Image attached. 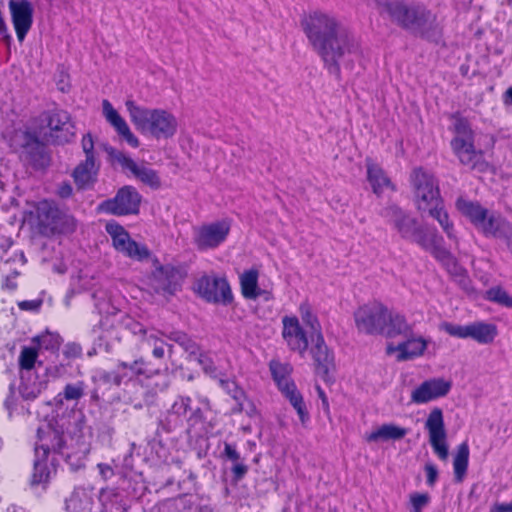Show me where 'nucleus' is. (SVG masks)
<instances>
[{
  "label": "nucleus",
  "mask_w": 512,
  "mask_h": 512,
  "mask_svg": "<svg viewBox=\"0 0 512 512\" xmlns=\"http://www.w3.org/2000/svg\"><path fill=\"white\" fill-rule=\"evenodd\" d=\"M204 419L202 408L192 407V399L188 396H177L171 407L161 419L162 427L168 431H174L183 427L185 423L194 427Z\"/></svg>",
  "instance_id": "8"
},
{
  "label": "nucleus",
  "mask_w": 512,
  "mask_h": 512,
  "mask_svg": "<svg viewBox=\"0 0 512 512\" xmlns=\"http://www.w3.org/2000/svg\"><path fill=\"white\" fill-rule=\"evenodd\" d=\"M282 325V337L288 348L303 356L308 349L309 341L307 333L300 325L298 318L295 316H284L282 318Z\"/></svg>",
  "instance_id": "21"
},
{
  "label": "nucleus",
  "mask_w": 512,
  "mask_h": 512,
  "mask_svg": "<svg viewBox=\"0 0 512 512\" xmlns=\"http://www.w3.org/2000/svg\"><path fill=\"white\" fill-rule=\"evenodd\" d=\"M451 389V382L443 378H433L424 381L411 393V401L424 404L434 399L446 396Z\"/></svg>",
  "instance_id": "23"
},
{
  "label": "nucleus",
  "mask_w": 512,
  "mask_h": 512,
  "mask_svg": "<svg viewBox=\"0 0 512 512\" xmlns=\"http://www.w3.org/2000/svg\"><path fill=\"white\" fill-rule=\"evenodd\" d=\"M51 476V469L48 466L47 458L43 459L41 455L35 454L34 469L31 483L33 485L47 483Z\"/></svg>",
  "instance_id": "42"
},
{
  "label": "nucleus",
  "mask_w": 512,
  "mask_h": 512,
  "mask_svg": "<svg viewBox=\"0 0 512 512\" xmlns=\"http://www.w3.org/2000/svg\"><path fill=\"white\" fill-rule=\"evenodd\" d=\"M40 122L43 128L48 129L45 133L54 143L64 144L72 141L75 137V125L70 114L63 109H51L40 115Z\"/></svg>",
  "instance_id": "10"
},
{
  "label": "nucleus",
  "mask_w": 512,
  "mask_h": 512,
  "mask_svg": "<svg viewBox=\"0 0 512 512\" xmlns=\"http://www.w3.org/2000/svg\"><path fill=\"white\" fill-rule=\"evenodd\" d=\"M380 215L392 225L404 240L416 243L429 252L464 287L469 282L466 270L451 252L444 247V239L435 229L422 226L409 212L396 204L384 207Z\"/></svg>",
  "instance_id": "2"
},
{
  "label": "nucleus",
  "mask_w": 512,
  "mask_h": 512,
  "mask_svg": "<svg viewBox=\"0 0 512 512\" xmlns=\"http://www.w3.org/2000/svg\"><path fill=\"white\" fill-rule=\"evenodd\" d=\"M442 329L448 333L450 336L466 339L470 338V324L468 325H459L453 324L450 322H445L442 324Z\"/></svg>",
  "instance_id": "49"
},
{
  "label": "nucleus",
  "mask_w": 512,
  "mask_h": 512,
  "mask_svg": "<svg viewBox=\"0 0 512 512\" xmlns=\"http://www.w3.org/2000/svg\"><path fill=\"white\" fill-rule=\"evenodd\" d=\"M82 150L85 154V160H90L93 162H100L96 157V152L94 149V141L92 135L90 133L83 136L82 141Z\"/></svg>",
  "instance_id": "51"
},
{
  "label": "nucleus",
  "mask_w": 512,
  "mask_h": 512,
  "mask_svg": "<svg viewBox=\"0 0 512 512\" xmlns=\"http://www.w3.org/2000/svg\"><path fill=\"white\" fill-rule=\"evenodd\" d=\"M366 167L367 180L376 195L380 196L386 188H390L392 191L395 190V186L378 164L367 159Z\"/></svg>",
  "instance_id": "29"
},
{
  "label": "nucleus",
  "mask_w": 512,
  "mask_h": 512,
  "mask_svg": "<svg viewBox=\"0 0 512 512\" xmlns=\"http://www.w3.org/2000/svg\"><path fill=\"white\" fill-rule=\"evenodd\" d=\"M126 108L134 125L156 139H169L177 132L176 117L164 109H148L132 100L126 101Z\"/></svg>",
  "instance_id": "4"
},
{
  "label": "nucleus",
  "mask_w": 512,
  "mask_h": 512,
  "mask_svg": "<svg viewBox=\"0 0 512 512\" xmlns=\"http://www.w3.org/2000/svg\"><path fill=\"white\" fill-rule=\"evenodd\" d=\"M430 497L427 493H413L410 495V502L413 510H422L429 503Z\"/></svg>",
  "instance_id": "54"
},
{
  "label": "nucleus",
  "mask_w": 512,
  "mask_h": 512,
  "mask_svg": "<svg viewBox=\"0 0 512 512\" xmlns=\"http://www.w3.org/2000/svg\"><path fill=\"white\" fill-rule=\"evenodd\" d=\"M410 181L414 202L419 212L424 213L443 202L438 181L430 172L415 168L411 173Z\"/></svg>",
  "instance_id": "6"
},
{
  "label": "nucleus",
  "mask_w": 512,
  "mask_h": 512,
  "mask_svg": "<svg viewBox=\"0 0 512 512\" xmlns=\"http://www.w3.org/2000/svg\"><path fill=\"white\" fill-rule=\"evenodd\" d=\"M101 380L108 384H113L116 386H120L122 384V380L120 378L119 370L117 366L112 371H103L100 376Z\"/></svg>",
  "instance_id": "55"
},
{
  "label": "nucleus",
  "mask_w": 512,
  "mask_h": 512,
  "mask_svg": "<svg viewBox=\"0 0 512 512\" xmlns=\"http://www.w3.org/2000/svg\"><path fill=\"white\" fill-rule=\"evenodd\" d=\"M498 334L497 326L492 323L475 321L470 323V338L479 344H490Z\"/></svg>",
  "instance_id": "33"
},
{
  "label": "nucleus",
  "mask_w": 512,
  "mask_h": 512,
  "mask_svg": "<svg viewBox=\"0 0 512 512\" xmlns=\"http://www.w3.org/2000/svg\"><path fill=\"white\" fill-rule=\"evenodd\" d=\"M196 291L208 302L227 305L233 299L231 288L223 278L203 276L196 283Z\"/></svg>",
  "instance_id": "17"
},
{
  "label": "nucleus",
  "mask_w": 512,
  "mask_h": 512,
  "mask_svg": "<svg viewBox=\"0 0 512 512\" xmlns=\"http://www.w3.org/2000/svg\"><path fill=\"white\" fill-rule=\"evenodd\" d=\"M86 384L83 381H77L75 383H68L63 391L58 394V397L65 399L66 401H78L85 394Z\"/></svg>",
  "instance_id": "45"
},
{
  "label": "nucleus",
  "mask_w": 512,
  "mask_h": 512,
  "mask_svg": "<svg viewBox=\"0 0 512 512\" xmlns=\"http://www.w3.org/2000/svg\"><path fill=\"white\" fill-rule=\"evenodd\" d=\"M191 358L197 360L206 373H213L215 371V367L212 360L206 354L202 353L200 350L198 351L197 356H192Z\"/></svg>",
  "instance_id": "56"
},
{
  "label": "nucleus",
  "mask_w": 512,
  "mask_h": 512,
  "mask_svg": "<svg viewBox=\"0 0 512 512\" xmlns=\"http://www.w3.org/2000/svg\"><path fill=\"white\" fill-rule=\"evenodd\" d=\"M432 218L438 221L447 237L457 242L454 233V226L449 220L448 213L444 210L443 202L440 205L433 206L430 210L426 211Z\"/></svg>",
  "instance_id": "41"
},
{
  "label": "nucleus",
  "mask_w": 512,
  "mask_h": 512,
  "mask_svg": "<svg viewBox=\"0 0 512 512\" xmlns=\"http://www.w3.org/2000/svg\"><path fill=\"white\" fill-rule=\"evenodd\" d=\"M408 430L395 424H383L378 429L372 431L366 436L368 442L400 440L404 438Z\"/></svg>",
  "instance_id": "34"
},
{
  "label": "nucleus",
  "mask_w": 512,
  "mask_h": 512,
  "mask_svg": "<svg viewBox=\"0 0 512 512\" xmlns=\"http://www.w3.org/2000/svg\"><path fill=\"white\" fill-rule=\"evenodd\" d=\"M240 284L242 294L245 298L256 299L262 294V291L258 288L257 270L251 269L245 271L240 277Z\"/></svg>",
  "instance_id": "36"
},
{
  "label": "nucleus",
  "mask_w": 512,
  "mask_h": 512,
  "mask_svg": "<svg viewBox=\"0 0 512 512\" xmlns=\"http://www.w3.org/2000/svg\"><path fill=\"white\" fill-rule=\"evenodd\" d=\"M97 467L99 469L100 475L104 479H109V478H111L114 475V471H113L112 467L110 465H108V464L99 463Z\"/></svg>",
  "instance_id": "63"
},
{
  "label": "nucleus",
  "mask_w": 512,
  "mask_h": 512,
  "mask_svg": "<svg viewBox=\"0 0 512 512\" xmlns=\"http://www.w3.org/2000/svg\"><path fill=\"white\" fill-rule=\"evenodd\" d=\"M272 377L274 381L277 383L278 388L281 390L287 388L291 384H295L290 380L289 374L291 372V366L289 364H284L279 361H271L269 365Z\"/></svg>",
  "instance_id": "39"
},
{
  "label": "nucleus",
  "mask_w": 512,
  "mask_h": 512,
  "mask_svg": "<svg viewBox=\"0 0 512 512\" xmlns=\"http://www.w3.org/2000/svg\"><path fill=\"white\" fill-rule=\"evenodd\" d=\"M66 444L64 430L56 423H46L37 429V441L35 454L43 459L48 458L49 453H61Z\"/></svg>",
  "instance_id": "15"
},
{
  "label": "nucleus",
  "mask_w": 512,
  "mask_h": 512,
  "mask_svg": "<svg viewBox=\"0 0 512 512\" xmlns=\"http://www.w3.org/2000/svg\"><path fill=\"white\" fill-rule=\"evenodd\" d=\"M425 428L429 432V442L435 454L441 459L448 458V445L446 443V430L443 420L442 410L434 408L425 423Z\"/></svg>",
  "instance_id": "18"
},
{
  "label": "nucleus",
  "mask_w": 512,
  "mask_h": 512,
  "mask_svg": "<svg viewBox=\"0 0 512 512\" xmlns=\"http://www.w3.org/2000/svg\"><path fill=\"white\" fill-rule=\"evenodd\" d=\"M94 488L78 486L66 500L67 512H92L94 507Z\"/></svg>",
  "instance_id": "26"
},
{
  "label": "nucleus",
  "mask_w": 512,
  "mask_h": 512,
  "mask_svg": "<svg viewBox=\"0 0 512 512\" xmlns=\"http://www.w3.org/2000/svg\"><path fill=\"white\" fill-rule=\"evenodd\" d=\"M424 470L426 472L427 484L433 486L438 478V469L433 463H426Z\"/></svg>",
  "instance_id": "57"
},
{
  "label": "nucleus",
  "mask_w": 512,
  "mask_h": 512,
  "mask_svg": "<svg viewBox=\"0 0 512 512\" xmlns=\"http://www.w3.org/2000/svg\"><path fill=\"white\" fill-rule=\"evenodd\" d=\"M486 237L502 240L512 252V223L501 215L491 213L480 230Z\"/></svg>",
  "instance_id": "25"
},
{
  "label": "nucleus",
  "mask_w": 512,
  "mask_h": 512,
  "mask_svg": "<svg viewBox=\"0 0 512 512\" xmlns=\"http://www.w3.org/2000/svg\"><path fill=\"white\" fill-rule=\"evenodd\" d=\"M491 512H512V502L510 503H495Z\"/></svg>",
  "instance_id": "64"
},
{
  "label": "nucleus",
  "mask_w": 512,
  "mask_h": 512,
  "mask_svg": "<svg viewBox=\"0 0 512 512\" xmlns=\"http://www.w3.org/2000/svg\"><path fill=\"white\" fill-rule=\"evenodd\" d=\"M106 231L112 238L114 248L124 255L142 261L149 258V249L130 238L128 232L117 223H108Z\"/></svg>",
  "instance_id": "16"
},
{
  "label": "nucleus",
  "mask_w": 512,
  "mask_h": 512,
  "mask_svg": "<svg viewBox=\"0 0 512 512\" xmlns=\"http://www.w3.org/2000/svg\"><path fill=\"white\" fill-rule=\"evenodd\" d=\"M384 9L392 22L417 36L431 39L438 32L436 15L423 5L390 0L384 4Z\"/></svg>",
  "instance_id": "3"
},
{
  "label": "nucleus",
  "mask_w": 512,
  "mask_h": 512,
  "mask_svg": "<svg viewBox=\"0 0 512 512\" xmlns=\"http://www.w3.org/2000/svg\"><path fill=\"white\" fill-rule=\"evenodd\" d=\"M46 388L45 381H32L31 375H22L19 392L25 400H33Z\"/></svg>",
  "instance_id": "38"
},
{
  "label": "nucleus",
  "mask_w": 512,
  "mask_h": 512,
  "mask_svg": "<svg viewBox=\"0 0 512 512\" xmlns=\"http://www.w3.org/2000/svg\"><path fill=\"white\" fill-rule=\"evenodd\" d=\"M168 339L176 342L189 353L190 357L197 356L199 351L198 344L182 331H172L165 335Z\"/></svg>",
  "instance_id": "43"
},
{
  "label": "nucleus",
  "mask_w": 512,
  "mask_h": 512,
  "mask_svg": "<svg viewBox=\"0 0 512 512\" xmlns=\"http://www.w3.org/2000/svg\"><path fill=\"white\" fill-rule=\"evenodd\" d=\"M35 217L39 232L44 236L68 234L76 229V220L67 212L60 209L53 201L44 199L35 205Z\"/></svg>",
  "instance_id": "5"
},
{
  "label": "nucleus",
  "mask_w": 512,
  "mask_h": 512,
  "mask_svg": "<svg viewBox=\"0 0 512 512\" xmlns=\"http://www.w3.org/2000/svg\"><path fill=\"white\" fill-rule=\"evenodd\" d=\"M248 471V467L238 461L236 463H234L233 467H232V473H233V476H234V480L235 481H240L247 473Z\"/></svg>",
  "instance_id": "60"
},
{
  "label": "nucleus",
  "mask_w": 512,
  "mask_h": 512,
  "mask_svg": "<svg viewBox=\"0 0 512 512\" xmlns=\"http://www.w3.org/2000/svg\"><path fill=\"white\" fill-rule=\"evenodd\" d=\"M73 194L72 185L69 182H61L56 190V195L62 199H68Z\"/></svg>",
  "instance_id": "58"
},
{
  "label": "nucleus",
  "mask_w": 512,
  "mask_h": 512,
  "mask_svg": "<svg viewBox=\"0 0 512 512\" xmlns=\"http://www.w3.org/2000/svg\"><path fill=\"white\" fill-rule=\"evenodd\" d=\"M457 209L466 217L470 219V221L474 224V226L480 231L482 225L485 224L489 215L491 213L488 212L487 209L482 207L478 203H474L471 201H467L464 199H458L456 202Z\"/></svg>",
  "instance_id": "30"
},
{
  "label": "nucleus",
  "mask_w": 512,
  "mask_h": 512,
  "mask_svg": "<svg viewBox=\"0 0 512 512\" xmlns=\"http://www.w3.org/2000/svg\"><path fill=\"white\" fill-rule=\"evenodd\" d=\"M141 199L136 188L124 186L117 191L113 198L100 203L99 210L116 216L138 214Z\"/></svg>",
  "instance_id": "12"
},
{
  "label": "nucleus",
  "mask_w": 512,
  "mask_h": 512,
  "mask_svg": "<svg viewBox=\"0 0 512 512\" xmlns=\"http://www.w3.org/2000/svg\"><path fill=\"white\" fill-rule=\"evenodd\" d=\"M116 365L119 370L122 383H127L138 376L150 377L146 361L143 358L136 359L132 362L118 361Z\"/></svg>",
  "instance_id": "32"
},
{
  "label": "nucleus",
  "mask_w": 512,
  "mask_h": 512,
  "mask_svg": "<svg viewBox=\"0 0 512 512\" xmlns=\"http://www.w3.org/2000/svg\"><path fill=\"white\" fill-rule=\"evenodd\" d=\"M10 145L20 154V158L33 168H44L49 162L44 143L33 132L27 130L15 131L11 137Z\"/></svg>",
  "instance_id": "7"
},
{
  "label": "nucleus",
  "mask_w": 512,
  "mask_h": 512,
  "mask_svg": "<svg viewBox=\"0 0 512 512\" xmlns=\"http://www.w3.org/2000/svg\"><path fill=\"white\" fill-rule=\"evenodd\" d=\"M100 502L103 506V512H126L125 504L122 503L120 495L114 489H102L100 492Z\"/></svg>",
  "instance_id": "40"
},
{
  "label": "nucleus",
  "mask_w": 512,
  "mask_h": 512,
  "mask_svg": "<svg viewBox=\"0 0 512 512\" xmlns=\"http://www.w3.org/2000/svg\"><path fill=\"white\" fill-rule=\"evenodd\" d=\"M455 133L456 136L451 141L453 152L461 164L475 169L482 160V152L475 149L474 134L466 119H456Z\"/></svg>",
  "instance_id": "9"
},
{
  "label": "nucleus",
  "mask_w": 512,
  "mask_h": 512,
  "mask_svg": "<svg viewBox=\"0 0 512 512\" xmlns=\"http://www.w3.org/2000/svg\"><path fill=\"white\" fill-rule=\"evenodd\" d=\"M38 353L36 349L24 347L19 356V364L24 373L22 375H31L32 369L36 363Z\"/></svg>",
  "instance_id": "46"
},
{
  "label": "nucleus",
  "mask_w": 512,
  "mask_h": 512,
  "mask_svg": "<svg viewBox=\"0 0 512 512\" xmlns=\"http://www.w3.org/2000/svg\"><path fill=\"white\" fill-rule=\"evenodd\" d=\"M230 229L231 226L227 220L195 227L193 229L194 244L200 251L215 249L226 241Z\"/></svg>",
  "instance_id": "13"
},
{
  "label": "nucleus",
  "mask_w": 512,
  "mask_h": 512,
  "mask_svg": "<svg viewBox=\"0 0 512 512\" xmlns=\"http://www.w3.org/2000/svg\"><path fill=\"white\" fill-rule=\"evenodd\" d=\"M37 341L40 347L45 348L46 350H56L60 346V337L50 333L39 336Z\"/></svg>",
  "instance_id": "52"
},
{
  "label": "nucleus",
  "mask_w": 512,
  "mask_h": 512,
  "mask_svg": "<svg viewBox=\"0 0 512 512\" xmlns=\"http://www.w3.org/2000/svg\"><path fill=\"white\" fill-rule=\"evenodd\" d=\"M300 312L302 321L310 329L311 338L317 337L318 333H322L318 318L311 312L308 306L302 305Z\"/></svg>",
  "instance_id": "48"
},
{
  "label": "nucleus",
  "mask_w": 512,
  "mask_h": 512,
  "mask_svg": "<svg viewBox=\"0 0 512 512\" xmlns=\"http://www.w3.org/2000/svg\"><path fill=\"white\" fill-rule=\"evenodd\" d=\"M311 339L313 344L310 354L314 360L315 372L324 381H328L330 373L335 370L334 353L325 343L322 333H318L317 337Z\"/></svg>",
  "instance_id": "19"
},
{
  "label": "nucleus",
  "mask_w": 512,
  "mask_h": 512,
  "mask_svg": "<svg viewBox=\"0 0 512 512\" xmlns=\"http://www.w3.org/2000/svg\"><path fill=\"white\" fill-rule=\"evenodd\" d=\"M9 9L17 38L22 42L33 23V7L28 0H10Z\"/></svg>",
  "instance_id": "22"
},
{
  "label": "nucleus",
  "mask_w": 512,
  "mask_h": 512,
  "mask_svg": "<svg viewBox=\"0 0 512 512\" xmlns=\"http://www.w3.org/2000/svg\"><path fill=\"white\" fill-rule=\"evenodd\" d=\"M102 113L106 121L114 128L117 134L122 137L130 146H139L138 138L131 132L125 119L118 113L108 100L102 101Z\"/></svg>",
  "instance_id": "24"
},
{
  "label": "nucleus",
  "mask_w": 512,
  "mask_h": 512,
  "mask_svg": "<svg viewBox=\"0 0 512 512\" xmlns=\"http://www.w3.org/2000/svg\"><path fill=\"white\" fill-rule=\"evenodd\" d=\"M223 455L234 463L240 461V454L236 450L235 446L230 443L224 444Z\"/></svg>",
  "instance_id": "59"
},
{
  "label": "nucleus",
  "mask_w": 512,
  "mask_h": 512,
  "mask_svg": "<svg viewBox=\"0 0 512 512\" xmlns=\"http://www.w3.org/2000/svg\"><path fill=\"white\" fill-rule=\"evenodd\" d=\"M429 343V339L422 336H415L412 333L411 336L406 337L405 341L396 346L395 350L398 352L397 360L407 361L422 356Z\"/></svg>",
  "instance_id": "27"
},
{
  "label": "nucleus",
  "mask_w": 512,
  "mask_h": 512,
  "mask_svg": "<svg viewBox=\"0 0 512 512\" xmlns=\"http://www.w3.org/2000/svg\"><path fill=\"white\" fill-rule=\"evenodd\" d=\"M301 27L329 74L341 79V67L352 70L361 47L355 35L334 15L315 10L304 15Z\"/></svg>",
  "instance_id": "1"
},
{
  "label": "nucleus",
  "mask_w": 512,
  "mask_h": 512,
  "mask_svg": "<svg viewBox=\"0 0 512 512\" xmlns=\"http://www.w3.org/2000/svg\"><path fill=\"white\" fill-rule=\"evenodd\" d=\"M107 151L113 160L119 163L123 169L129 170L142 183L154 189L160 187L161 181L155 170L145 165L137 164L132 158L127 156L125 153L118 151L114 148H109Z\"/></svg>",
  "instance_id": "20"
},
{
  "label": "nucleus",
  "mask_w": 512,
  "mask_h": 512,
  "mask_svg": "<svg viewBox=\"0 0 512 512\" xmlns=\"http://www.w3.org/2000/svg\"><path fill=\"white\" fill-rule=\"evenodd\" d=\"M42 304L41 300H26L18 304L21 310L25 311H37Z\"/></svg>",
  "instance_id": "61"
},
{
  "label": "nucleus",
  "mask_w": 512,
  "mask_h": 512,
  "mask_svg": "<svg viewBox=\"0 0 512 512\" xmlns=\"http://www.w3.org/2000/svg\"><path fill=\"white\" fill-rule=\"evenodd\" d=\"M125 327L130 330L134 335H141L143 337V341L145 340L146 336L150 333L151 330H147L144 328V326L133 320L130 317H126L124 320Z\"/></svg>",
  "instance_id": "53"
},
{
  "label": "nucleus",
  "mask_w": 512,
  "mask_h": 512,
  "mask_svg": "<svg viewBox=\"0 0 512 512\" xmlns=\"http://www.w3.org/2000/svg\"><path fill=\"white\" fill-rule=\"evenodd\" d=\"M186 275L182 267L159 265L152 273L151 284L157 293L174 295L181 289Z\"/></svg>",
  "instance_id": "14"
},
{
  "label": "nucleus",
  "mask_w": 512,
  "mask_h": 512,
  "mask_svg": "<svg viewBox=\"0 0 512 512\" xmlns=\"http://www.w3.org/2000/svg\"><path fill=\"white\" fill-rule=\"evenodd\" d=\"M100 162L90 160L81 161L73 171V178L80 189L91 186L97 179Z\"/></svg>",
  "instance_id": "28"
},
{
  "label": "nucleus",
  "mask_w": 512,
  "mask_h": 512,
  "mask_svg": "<svg viewBox=\"0 0 512 512\" xmlns=\"http://www.w3.org/2000/svg\"><path fill=\"white\" fill-rule=\"evenodd\" d=\"M82 353V348L79 344L70 343L66 345L64 354L67 357L76 358L79 357Z\"/></svg>",
  "instance_id": "62"
},
{
  "label": "nucleus",
  "mask_w": 512,
  "mask_h": 512,
  "mask_svg": "<svg viewBox=\"0 0 512 512\" xmlns=\"http://www.w3.org/2000/svg\"><path fill=\"white\" fill-rule=\"evenodd\" d=\"M233 398L237 401V407L234 408L235 412L245 411L251 415L255 411L253 404L245 398L243 391L236 389Z\"/></svg>",
  "instance_id": "50"
},
{
  "label": "nucleus",
  "mask_w": 512,
  "mask_h": 512,
  "mask_svg": "<svg viewBox=\"0 0 512 512\" xmlns=\"http://www.w3.org/2000/svg\"><path fill=\"white\" fill-rule=\"evenodd\" d=\"M387 317L388 308L380 302L360 306L354 313L358 331L369 335H382Z\"/></svg>",
  "instance_id": "11"
},
{
  "label": "nucleus",
  "mask_w": 512,
  "mask_h": 512,
  "mask_svg": "<svg viewBox=\"0 0 512 512\" xmlns=\"http://www.w3.org/2000/svg\"><path fill=\"white\" fill-rule=\"evenodd\" d=\"M387 318L384 329L385 331H383L382 335L390 338L398 335L404 337L412 335L413 325L409 324L403 315L388 310Z\"/></svg>",
  "instance_id": "31"
},
{
  "label": "nucleus",
  "mask_w": 512,
  "mask_h": 512,
  "mask_svg": "<svg viewBox=\"0 0 512 512\" xmlns=\"http://www.w3.org/2000/svg\"><path fill=\"white\" fill-rule=\"evenodd\" d=\"M485 298L507 308H512V296L499 286L492 287L487 290Z\"/></svg>",
  "instance_id": "47"
},
{
  "label": "nucleus",
  "mask_w": 512,
  "mask_h": 512,
  "mask_svg": "<svg viewBox=\"0 0 512 512\" xmlns=\"http://www.w3.org/2000/svg\"><path fill=\"white\" fill-rule=\"evenodd\" d=\"M160 335L165 334L157 330H151L144 340L145 343L152 347V355L156 359H163L165 357V346L167 344L160 338Z\"/></svg>",
  "instance_id": "44"
},
{
  "label": "nucleus",
  "mask_w": 512,
  "mask_h": 512,
  "mask_svg": "<svg viewBox=\"0 0 512 512\" xmlns=\"http://www.w3.org/2000/svg\"><path fill=\"white\" fill-rule=\"evenodd\" d=\"M469 463V446L467 442L461 443L457 447L456 454L453 459V469L455 481L462 482L468 468Z\"/></svg>",
  "instance_id": "35"
},
{
  "label": "nucleus",
  "mask_w": 512,
  "mask_h": 512,
  "mask_svg": "<svg viewBox=\"0 0 512 512\" xmlns=\"http://www.w3.org/2000/svg\"><path fill=\"white\" fill-rule=\"evenodd\" d=\"M284 396L289 400L291 405L297 411L301 422L304 424L309 419V414L306 410L305 403L303 401V397L298 391L295 384H291L287 388L281 390Z\"/></svg>",
  "instance_id": "37"
}]
</instances>
